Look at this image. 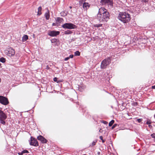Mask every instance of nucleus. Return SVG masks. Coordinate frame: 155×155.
I'll return each instance as SVG.
<instances>
[{
    "instance_id": "nucleus-26",
    "label": "nucleus",
    "mask_w": 155,
    "mask_h": 155,
    "mask_svg": "<svg viewBox=\"0 0 155 155\" xmlns=\"http://www.w3.org/2000/svg\"><path fill=\"white\" fill-rule=\"evenodd\" d=\"M117 125H118V124H114L112 127L111 128L112 129H114V128H115Z\"/></svg>"
},
{
    "instance_id": "nucleus-43",
    "label": "nucleus",
    "mask_w": 155,
    "mask_h": 155,
    "mask_svg": "<svg viewBox=\"0 0 155 155\" xmlns=\"http://www.w3.org/2000/svg\"><path fill=\"white\" fill-rule=\"evenodd\" d=\"M68 60V57H67V58H65V59H64L65 61H67Z\"/></svg>"
},
{
    "instance_id": "nucleus-28",
    "label": "nucleus",
    "mask_w": 155,
    "mask_h": 155,
    "mask_svg": "<svg viewBox=\"0 0 155 155\" xmlns=\"http://www.w3.org/2000/svg\"><path fill=\"white\" fill-rule=\"evenodd\" d=\"M142 119H138L137 120V121L139 123H140L142 120Z\"/></svg>"
},
{
    "instance_id": "nucleus-10",
    "label": "nucleus",
    "mask_w": 155,
    "mask_h": 155,
    "mask_svg": "<svg viewBox=\"0 0 155 155\" xmlns=\"http://www.w3.org/2000/svg\"><path fill=\"white\" fill-rule=\"evenodd\" d=\"M37 139L39 140H40L41 142L43 143H46L47 142V140L43 136L40 135L37 137Z\"/></svg>"
},
{
    "instance_id": "nucleus-48",
    "label": "nucleus",
    "mask_w": 155,
    "mask_h": 155,
    "mask_svg": "<svg viewBox=\"0 0 155 155\" xmlns=\"http://www.w3.org/2000/svg\"><path fill=\"white\" fill-rule=\"evenodd\" d=\"M84 2H85L86 0H83Z\"/></svg>"
},
{
    "instance_id": "nucleus-18",
    "label": "nucleus",
    "mask_w": 155,
    "mask_h": 155,
    "mask_svg": "<svg viewBox=\"0 0 155 155\" xmlns=\"http://www.w3.org/2000/svg\"><path fill=\"white\" fill-rule=\"evenodd\" d=\"M62 27L64 28H68V23L63 24L62 25Z\"/></svg>"
},
{
    "instance_id": "nucleus-14",
    "label": "nucleus",
    "mask_w": 155,
    "mask_h": 155,
    "mask_svg": "<svg viewBox=\"0 0 155 155\" xmlns=\"http://www.w3.org/2000/svg\"><path fill=\"white\" fill-rule=\"evenodd\" d=\"M7 116L4 113L2 114V115L0 117V120H5Z\"/></svg>"
},
{
    "instance_id": "nucleus-19",
    "label": "nucleus",
    "mask_w": 155,
    "mask_h": 155,
    "mask_svg": "<svg viewBox=\"0 0 155 155\" xmlns=\"http://www.w3.org/2000/svg\"><path fill=\"white\" fill-rule=\"evenodd\" d=\"M114 122V120H112L109 124V126L110 127L111 126Z\"/></svg>"
},
{
    "instance_id": "nucleus-38",
    "label": "nucleus",
    "mask_w": 155,
    "mask_h": 155,
    "mask_svg": "<svg viewBox=\"0 0 155 155\" xmlns=\"http://www.w3.org/2000/svg\"><path fill=\"white\" fill-rule=\"evenodd\" d=\"M50 68V67H49V66L47 65L46 66V69H49Z\"/></svg>"
},
{
    "instance_id": "nucleus-29",
    "label": "nucleus",
    "mask_w": 155,
    "mask_h": 155,
    "mask_svg": "<svg viewBox=\"0 0 155 155\" xmlns=\"http://www.w3.org/2000/svg\"><path fill=\"white\" fill-rule=\"evenodd\" d=\"M83 1H84L83 0H81L79 1V4L80 5H82V4L83 2Z\"/></svg>"
},
{
    "instance_id": "nucleus-42",
    "label": "nucleus",
    "mask_w": 155,
    "mask_h": 155,
    "mask_svg": "<svg viewBox=\"0 0 155 155\" xmlns=\"http://www.w3.org/2000/svg\"><path fill=\"white\" fill-rule=\"evenodd\" d=\"M99 132H102V130L101 129H100L99 130Z\"/></svg>"
},
{
    "instance_id": "nucleus-20",
    "label": "nucleus",
    "mask_w": 155,
    "mask_h": 155,
    "mask_svg": "<svg viewBox=\"0 0 155 155\" xmlns=\"http://www.w3.org/2000/svg\"><path fill=\"white\" fill-rule=\"evenodd\" d=\"M5 59L3 57H2L0 58V61L2 63L5 62Z\"/></svg>"
},
{
    "instance_id": "nucleus-12",
    "label": "nucleus",
    "mask_w": 155,
    "mask_h": 155,
    "mask_svg": "<svg viewBox=\"0 0 155 155\" xmlns=\"http://www.w3.org/2000/svg\"><path fill=\"white\" fill-rule=\"evenodd\" d=\"M68 28L70 29H75L76 28V26L73 24L68 23Z\"/></svg>"
},
{
    "instance_id": "nucleus-24",
    "label": "nucleus",
    "mask_w": 155,
    "mask_h": 155,
    "mask_svg": "<svg viewBox=\"0 0 155 155\" xmlns=\"http://www.w3.org/2000/svg\"><path fill=\"white\" fill-rule=\"evenodd\" d=\"M61 14L62 16H64L67 15V13H65L64 12H61Z\"/></svg>"
},
{
    "instance_id": "nucleus-7",
    "label": "nucleus",
    "mask_w": 155,
    "mask_h": 155,
    "mask_svg": "<svg viewBox=\"0 0 155 155\" xmlns=\"http://www.w3.org/2000/svg\"><path fill=\"white\" fill-rule=\"evenodd\" d=\"M7 55L9 56H12L14 55L15 54V51L14 49L12 48H10L7 50Z\"/></svg>"
},
{
    "instance_id": "nucleus-4",
    "label": "nucleus",
    "mask_w": 155,
    "mask_h": 155,
    "mask_svg": "<svg viewBox=\"0 0 155 155\" xmlns=\"http://www.w3.org/2000/svg\"><path fill=\"white\" fill-rule=\"evenodd\" d=\"M110 58L105 59L102 62L101 64V68L102 69H105L108 65L110 62Z\"/></svg>"
},
{
    "instance_id": "nucleus-16",
    "label": "nucleus",
    "mask_w": 155,
    "mask_h": 155,
    "mask_svg": "<svg viewBox=\"0 0 155 155\" xmlns=\"http://www.w3.org/2000/svg\"><path fill=\"white\" fill-rule=\"evenodd\" d=\"M28 39V36L27 35H24L22 38V41L24 42Z\"/></svg>"
},
{
    "instance_id": "nucleus-35",
    "label": "nucleus",
    "mask_w": 155,
    "mask_h": 155,
    "mask_svg": "<svg viewBox=\"0 0 155 155\" xmlns=\"http://www.w3.org/2000/svg\"><path fill=\"white\" fill-rule=\"evenodd\" d=\"M103 123L104 124H107V122L106 121H103Z\"/></svg>"
},
{
    "instance_id": "nucleus-46",
    "label": "nucleus",
    "mask_w": 155,
    "mask_h": 155,
    "mask_svg": "<svg viewBox=\"0 0 155 155\" xmlns=\"http://www.w3.org/2000/svg\"><path fill=\"white\" fill-rule=\"evenodd\" d=\"M71 33V32L70 31L68 30V34H70Z\"/></svg>"
},
{
    "instance_id": "nucleus-2",
    "label": "nucleus",
    "mask_w": 155,
    "mask_h": 155,
    "mask_svg": "<svg viewBox=\"0 0 155 155\" xmlns=\"http://www.w3.org/2000/svg\"><path fill=\"white\" fill-rule=\"evenodd\" d=\"M118 18L124 23H126L130 20V15L125 12H120L118 16Z\"/></svg>"
},
{
    "instance_id": "nucleus-44",
    "label": "nucleus",
    "mask_w": 155,
    "mask_h": 155,
    "mask_svg": "<svg viewBox=\"0 0 155 155\" xmlns=\"http://www.w3.org/2000/svg\"><path fill=\"white\" fill-rule=\"evenodd\" d=\"M152 88L153 89H155V85L152 86Z\"/></svg>"
},
{
    "instance_id": "nucleus-47",
    "label": "nucleus",
    "mask_w": 155,
    "mask_h": 155,
    "mask_svg": "<svg viewBox=\"0 0 155 155\" xmlns=\"http://www.w3.org/2000/svg\"><path fill=\"white\" fill-rule=\"evenodd\" d=\"M102 140V142L103 143H104V142L105 141V140L103 139Z\"/></svg>"
},
{
    "instance_id": "nucleus-37",
    "label": "nucleus",
    "mask_w": 155,
    "mask_h": 155,
    "mask_svg": "<svg viewBox=\"0 0 155 155\" xmlns=\"http://www.w3.org/2000/svg\"><path fill=\"white\" fill-rule=\"evenodd\" d=\"M73 56H74L73 55H72V54L70 55L69 56V58H72L73 57Z\"/></svg>"
},
{
    "instance_id": "nucleus-34",
    "label": "nucleus",
    "mask_w": 155,
    "mask_h": 155,
    "mask_svg": "<svg viewBox=\"0 0 155 155\" xmlns=\"http://www.w3.org/2000/svg\"><path fill=\"white\" fill-rule=\"evenodd\" d=\"M63 33H64V34L67 35L68 34V31H64Z\"/></svg>"
},
{
    "instance_id": "nucleus-40",
    "label": "nucleus",
    "mask_w": 155,
    "mask_h": 155,
    "mask_svg": "<svg viewBox=\"0 0 155 155\" xmlns=\"http://www.w3.org/2000/svg\"><path fill=\"white\" fill-rule=\"evenodd\" d=\"M66 64H67L66 63H64L63 64V67H66L65 66H66Z\"/></svg>"
},
{
    "instance_id": "nucleus-22",
    "label": "nucleus",
    "mask_w": 155,
    "mask_h": 155,
    "mask_svg": "<svg viewBox=\"0 0 155 155\" xmlns=\"http://www.w3.org/2000/svg\"><path fill=\"white\" fill-rule=\"evenodd\" d=\"M102 25V24H95L94 25V26L95 27L98 28L101 26Z\"/></svg>"
},
{
    "instance_id": "nucleus-36",
    "label": "nucleus",
    "mask_w": 155,
    "mask_h": 155,
    "mask_svg": "<svg viewBox=\"0 0 155 155\" xmlns=\"http://www.w3.org/2000/svg\"><path fill=\"white\" fill-rule=\"evenodd\" d=\"M24 153H22V151L21 152V153H18V154L19 155H22Z\"/></svg>"
},
{
    "instance_id": "nucleus-3",
    "label": "nucleus",
    "mask_w": 155,
    "mask_h": 155,
    "mask_svg": "<svg viewBox=\"0 0 155 155\" xmlns=\"http://www.w3.org/2000/svg\"><path fill=\"white\" fill-rule=\"evenodd\" d=\"M138 3L139 4L136 7V9H140V8L143 7L144 5H146L147 4H149L148 1L147 0H139L138 1Z\"/></svg>"
},
{
    "instance_id": "nucleus-15",
    "label": "nucleus",
    "mask_w": 155,
    "mask_h": 155,
    "mask_svg": "<svg viewBox=\"0 0 155 155\" xmlns=\"http://www.w3.org/2000/svg\"><path fill=\"white\" fill-rule=\"evenodd\" d=\"M63 21V18H58L56 20V21L57 23H60L62 22Z\"/></svg>"
},
{
    "instance_id": "nucleus-11",
    "label": "nucleus",
    "mask_w": 155,
    "mask_h": 155,
    "mask_svg": "<svg viewBox=\"0 0 155 155\" xmlns=\"http://www.w3.org/2000/svg\"><path fill=\"white\" fill-rule=\"evenodd\" d=\"M90 6V5L86 2H84L83 4V7L85 10H87L88 8Z\"/></svg>"
},
{
    "instance_id": "nucleus-13",
    "label": "nucleus",
    "mask_w": 155,
    "mask_h": 155,
    "mask_svg": "<svg viewBox=\"0 0 155 155\" xmlns=\"http://www.w3.org/2000/svg\"><path fill=\"white\" fill-rule=\"evenodd\" d=\"M45 16L47 20L49 19L50 17V14L49 11L48 9L47 10V12L45 13Z\"/></svg>"
},
{
    "instance_id": "nucleus-1",
    "label": "nucleus",
    "mask_w": 155,
    "mask_h": 155,
    "mask_svg": "<svg viewBox=\"0 0 155 155\" xmlns=\"http://www.w3.org/2000/svg\"><path fill=\"white\" fill-rule=\"evenodd\" d=\"M110 16V14L106 9L104 7L99 9L97 18L100 22L107 21L109 19Z\"/></svg>"
},
{
    "instance_id": "nucleus-33",
    "label": "nucleus",
    "mask_w": 155,
    "mask_h": 155,
    "mask_svg": "<svg viewBox=\"0 0 155 155\" xmlns=\"http://www.w3.org/2000/svg\"><path fill=\"white\" fill-rule=\"evenodd\" d=\"M4 113L3 111L0 110V117L2 115V114Z\"/></svg>"
},
{
    "instance_id": "nucleus-9",
    "label": "nucleus",
    "mask_w": 155,
    "mask_h": 155,
    "mask_svg": "<svg viewBox=\"0 0 155 155\" xmlns=\"http://www.w3.org/2000/svg\"><path fill=\"white\" fill-rule=\"evenodd\" d=\"M60 32L58 31H49L48 33V35L50 36L54 37L55 36L59 34Z\"/></svg>"
},
{
    "instance_id": "nucleus-6",
    "label": "nucleus",
    "mask_w": 155,
    "mask_h": 155,
    "mask_svg": "<svg viewBox=\"0 0 155 155\" xmlns=\"http://www.w3.org/2000/svg\"><path fill=\"white\" fill-rule=\"evenodd\" d=\"M0 103L3 105H6L8 104L9 102L7 98L0 96Z\"/></svg>"
},
{
    "instance_id": "nucleus-30",
    "label": "nucleus",
    "mask_w": 155,
    "mask_h": 155,
    "mask_svg": "<svg viewBox=\"0 0 155 155\" xmlns=\"http://www.w3.org/2000/svg\"><path fill=\"white\" fill-rule=\"evenodd\" d=\"M151 137L152 138H155V134H151Z\"/></svg>"
},
{
    "instance_id": "nucleus-25",
    "label": "nucleus",
    "mask_w": 155,
    "mask_h": 155,
    "mask_svg": "<svg viewBox=\"0 0 155 155\" xmlns=\"http://www.w3.org/2000/svg\"><path fill=\"white\" fill-rule=\"evenodd\" d=\"M54 81L55 82H57L58 83H59L60 82V81H58V78H57L55 77L54 78Z\"/></svg>"
},
{
    "instance_id": "nucleus-5",
    "label": "nucleus",
    "mask_w": 155,
    "mask_h": 155,
    "mask_svg": "<svg viewBox=\"0 0 155 155\" xmlns=\"http://www.w3.org/2000/svg\"><path fill=\"white\" fill-rule=\"evenodd\" d=\"M100 3L102 5H110L111 7L113 6V0H101Z\"/></svg>"
},
{
    "instance_id": "nucleus-17",
    "label": "nucleus",
    "mask_w": 155,
    "mask_h": 155,
    "mask_svg": "<svg viewBox=\"0 0 155 155\" xmlns=\"http://www.w3.org/2000/svg\"><path fill=\"white\" fill-rule=\"evenodd\" d=\"M41 10L42 8L41 6H40L38 7V15H40L41 14Z\"/></svg>"
},
{
    "instance_id": "nucleus-41",
    "label": "nucleus",
    "mask_w": 155,
    "mask_h": 155,
    "mask_svg": "<svg viewBox=\"0 0 155 155\" xmlns=\"http://www.w3.org/2000/svg\"><path fill=\"white\" fill-rule=\"evenodd\" d=\"M52 25L53 26H55L56 25V23H53Z\"/></svg>"
},
{
    "instance_id": "nucleus-8",
    "label": "nucleus",
    "mask_w": 155,
    "mask_h": 155,
    "mask_svg": "<svg viewBox=\"0 0 155 155\" xmlns=\"http://www.w3.org/2000/svg\"><path fill=\"white\" fill-rule=\"evenodd\" d=\"M30 144L31 145L35 146H38V144L36 139L31 137V141Z\"/></svg>"
},
{
    "instance_id": "nucleus-39",
    "label": "nucleus",
    "mask_w": 155,
    "mask_h": 155,
    "mask_svg": "<svg viewBox=\"0 0 155 155\" xmlns=\"http://www.w3.org/2000/svg\"><path fill=\"white\" fill-rule=\"evenodd\" d=\"M100 139L101 140H102L103 139V137L102 136H100Z\"/></svg>"
},
{
    "instance_id": "nucleus-27",
    "label": "nucleus",
    "mask_w": 155,
    "mask_h": 155,
    "mask_svg": "<svg viewBox=\"0 0 155 155\" xmlns=\"http://www.w3.org/2000/svg\"><path fill=\"white\" fill-rule=\"evenodd\" d=\"M28 151L26 150H25L22 151V153H28Z\"/></svg>"
},
{
    "instance_id": "nucleus-45",
    "label": "nucleus",
    "mask_w": 155,
    "mask_h": 155,
    "mask_svg": "<svg viewBox=\"0 0 155 155\" xmlns=\"http://www.w3.org/2000/svg\"><path fill=\"white\" fill-rule=\"evenodd\" d=\"M147 124H150V122H149V121H147Z\"/></svg>"
},
{
    "instance_id": "nucleus-49",
    "label": "nucleus",
    "mask_w": 155,
    "mask_h": 155,
    "mask_svg": "<svg viewBox=\"0 0 155 155\" xmlns=\"http://www.w3.org/2000/svg\"><path fill=\"white\" fill-rule=\"evenodd\" d=\"M70 8H71V6H70Z\"/></svg>"
},
{
    "instance_id": "nucleus-23",
    "label": "nucleus",
    "mask_w": 155,
    "mask_h": 155,
    "mask_svg": "<svg viewBox=\"0 0 155 155\" xmlns=\"http://www.w3.org/2000/svg\"><path fill=\"white\" fill-rule=\"evenodd\" d=\"M4 120H0V121L1 123L3 125L5 124V122L4 121Z\"/></svg>"
},
{
    "instance_id": "nucleus-51",
    "label": "nucleus",
    "mask_w": 155,
    "mask_h": 155,
    "mask_svg": "<svg viewBox=\"0 0 155 155\" xmlns=\"http://www.w3.org/2000/svg\"><path fill=\"white\" fill-rule=\"evenodd\" d=\"M100 153V152H99V153H98V154H99Z\"/></svg>"
},
{
    "instance_id": "nucleus-50",
    "label": "nucleus",
    "mask_w": 155,
    "mask_h": 155,
    "mask_svg": "<svg viewBox=\"0 0 155 155\" xmlns=\"http://www.w3.org/2000/svg\"><path fill=\"white\" fill-rule=\"evenodd\" d=\"M87 155L84 154H83V155Z\"/></svg>"
},
{
    "instance_id": "nucleus-21",
    "label": "nucleus",
    "mask_w": 155,
    "mask_h": 155,
    "mask_svg": "<svg viewBox=\"0 0 155 155\" xmlns=\"http://www.w3.org/2000/svg\"><path fill=\"white\" fill-rule=\"evenodd\" d=\"M74 54L75 56H79L80 53L79 51H77L74 52Z\"/></svg>"
},
{
    "instance_id": "nucleus-31",
    "label": "nucleus",
    "mask_w": 155,
    "mask_h": 155,
    "mask_svg": "<svg viewBox=\"0 0 155 155\" xmlns=\"http://www.w3.org/2000/svg\"><path fill=\"white\" fill-rule=\"evenodd\" d=\"M57 39H53L52 40H51V42L52 43H54V42H55L57 41Z\"/></svg>"
},
{
    "instance_id": "nucleus-32",
    "label": "nucleus",
    "mask_w": 155,
    "mask_h": 155,
    "mask_svg": "<svg viewBox=\"0 0 155 155\" xmlns=\"http://www.w3.org/2000/svg\"><path fill=\"white\" fill-rule=\"evenodd\" d=\"M95 143H96L94 141H93L92 143V146H94L95 145Z\"/></svg>"
}]
</instances>
